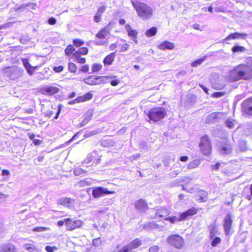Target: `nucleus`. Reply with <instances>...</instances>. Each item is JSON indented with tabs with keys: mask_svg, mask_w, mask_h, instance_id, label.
Listing matches in <instances>:
<instances>
[{
	"mask_svg": "<svg viewBox=\"0 0 252 252\" xmlns=\"http://www.w3.org/2000/svg\"><path fill=\"white\" fill-rule=\"evenodd\" d=\"M110 78L108 76H91L88 78L84 79V82L86 84L89 85H96L100 84L102 83H107L109 81Z\"/></svg>",
	"mask_w": 252,
	"mask_h": 252,
	"instance_id": "obj_6",
	"label": "nucleus"
},
{
	"mask_svg": "<svg viewBox=\"0 0 252 252\" xmlns=\"http://www.w3.org/2000/svg\"><path fill=\"white\" fill-rule=\"evenodd\" d=\"M225 124L228 128L232 129L236 125L237 123L233 119L229 118L225 121Z\"/></svg>",
	"mask_w": 252,
	"mask_h": 252,
	"instance_id": "obj_26",
	"label": "nucleus"
},
{
	"mask_svg": "<svg viewBox=\"0 0 252 252\" xmlns=\"http://www.w3.org/2000/svg\"><path fill=\"white\" fill-rule=\"evenodd\" d=\"M119 80L115 79L111 81V84L113 86H116L119 84Z\"/></svg>",
	"mask_w": 252,
	"mask_h": 252,
	"instance_id": "obj_63",
	"label": "nucleus"
},
{
	"mask_svg": "<svg viewBox=\"0 0 252 252\" xmlns=\"http://www.w3.org/2000/svg\"><path fill=\"white\" fill-rule=\"evenodd\" d=\"M159 250V247L158 246H154L149 248V252H158Z\"/></svg>",
	"mask_w": 252,
	"mask_h": 252,
	"instance_id": "obj_55",
	"label": "nucleus"
},
{
	"mask_svg": "<svg viewBox=\"0 0 252 252\" xmlns=\"http://www.w3.org/2000/svg\"><path fill=\"white\" fill-rule=\"evenodd\" d=\"M88 49L86 47H82L79 49L78 51L75 52L74 53H78V55H86L88 54Z\"/></svg>",
	"mask_w": 252,
	"mask_h": 252,
	"instance_id": "obj_40",
	"label": "nucleus"
},
{
	"mask_svg": "<svg viewBox=\"0 0 252 252\" xmlns=\"http://www.w3.org/2000/svg\"><path fill=\"white\" fill-rule=\"evenodd\" d=\"M167 242L170 245L177 249H181L184 243L183 238L177 234L169 236L167 238Z\"/></svg>",
	"mask_w": 252,
	"mask_h": 252,
	"instance_id": "obj_7",
	"label": "nucleus"
},
{
	"mask_svg": "<svg viewBox=\"0 0 252 252\" xmlns=\"http://www.w3.org/2000/svg\"><path fill=\"white\" fill-rule=\"evenodd\" d=\"M63 66H55L54 67V70L56 71V72H60L62 71L63 70Z\"/></svg>",
	"mask_w": 252,
	"mask_h": 252,
	"instance_id": "obj_58",
	"label": "nucleus"
},
{
	"mask_svg": "<svg viewBox=\"0 0 252 252\" xmlns=\"http://www.w3.org/2000/svg\"><path fill=\"white\" fill-rule=\"evenodd\" d=\"M75 48H74L73 46L70 45H68L67 48L65 50V53L66 55L70 57L73 51H74Z\"/></svg>",
	"mask_w": 252,
	"mask_h": 252,
	"instance_id": "obj_35",
	"label": "nucleus"
},
{
	"mask_svg": "<svg viewBox=\"0 0 252 252\" xmlns=\"http://www.w3.org/2000/svg\"><path fill=\"white\" fill-rule=\"evenodd\" d=\"M231 80L235 81L240 79L248 80L252 77V69L246 64H241L230 72Z\"/></svg>",
	"mask_w": 252,
	"mask_h": 252,
	"instance_id": "obj_1",
	"label": "nucleus"
},
{
	"mask_svg": "<svg viewBox=\"0 0 252 252\" xmlns=\"http://www.w3.org/2000/svg\"><path fill=\"white\" fill-rule=\"evenodd\" d=\"M221 165V163L220 162H217L215 163L214 165H212L211 166V169L212 170H218L219 169V168Z\"/></svg>",
	"mask_w": 252,
	"mask_h": 252,
	"instance_id": "obj_51",
	"label": "nucleus"
},
{
	"mask_svg": "<svg viewBox=\"0 0 252 252\" xmlns=\"http://www.w3.org/2000/svg\"><path fill=\"white\" fill-rule=\"evenodd\" d=\"M129 45L127 43H125V44H123L121 46L120 52H125V51H127L128 50V49L129 48Z\"/></svg>",
	"mask_w": 252,
	"mask_h": 252,
	"instance_id": "obj_52",
	"label": "nucleus"
},
{
	"mask_svg": "<svg viewBox=\"0 0 252 252\" xmlns=\"http://www.w3.org/2000/svg\"><path fill=\"white\" fill-rule=\"evenodd\" d=\"M106 7L105 6H100L97 10V12L102 15L103 12L105 11Z\"/></svg>",
	"mask_w": 252,
	"mask_h": 252,
	"instance_id": "obj_57",
	"label": "nucleus"
},
{
	"mask_svg": "<svg viewBox=\"0 0 252 252\" xmlns=\"http://www.w3.org/2000/svg\"><path fill=\"white\" fill-rule=\"evenodd\" d=\"M165 220H168L173 223H175L178 221L182 220L181 219V217L180 215H179V217L173 216V217H169L166 218L165 219Z\"/></svg>",
	"mask_w": 252,
	"mask_h": 252,
	"instance_id": "obj_31",
	"label": "nucleus"
},
{
	"mask_svg": "<svg viewBox=\"0 0 252 252\" xmlns=\"http://www.w3.org/2000/svg\"><path fill=\"white\" fill-rule=\"evenodd\" d=\"M30 5L29 4L24 3L20 5L17 8H15V11L17 13H20L23 11H24L27 7Z\"/></svg>",
	"mask_w": 252,
	"mask_h": 252,
	"instance_id": "obj_32",
	"label": "nucleus"
},
{
	"mask_svg": "<svg viewBox=\"0 0 252 252\" xmlns=\"http://www.w3.org/2000/svg\"><path fill=\"white\" fill-rule=\"evenodd\" d=\"M197 212V210L194 208H192L190 209H189L187 211L183 213L182 214L180 215L181 217V219L183 220H185L189 217L193 216L196 214Z\"/></svg>",
	"mask_w": 252,
	"mask_h": 252,
	"instance_id": "obj_21",
	"label": "nucleus"
},
{
	"mask_svg": "<svg viewBox=\"0 0 252 252\" xmlns=\"http://www.w3.org/2000/svg\"><path fill=\"white\" fill-rule=\"evenodd\" d=\"M47 229V228L45 227H36L33 228V231L35 232H42L45 231Z\"/></svg>",
	"mask_w": 252,
	"mask_h": 252,
	"instance_id": "obj_53",
	"label": "nucleus"
},
{
	"mask_svg": "<svg viewBox=\"0 0 252 252\" xmlns=\"http://www.w3.org/2000/svg\"><path fill=\"white\" fill-rule=\"evenodd\" d=\"M89 70V66L88 65H85L82 66L81 71L83 72H86Z\"/></svg>",
	"mask_w": 252,
	"mask_h": 252,
	"instance_id": "obj_62",
	"label": "nucleus"
},
{
	"mask_svg": "<svg viewBox=\"0 0 252 252\" xmlns=\"http://www.w3.org/2000/svg\"><path fill=\"white\" fill-rule=\"evenodd\" d=\"M157 32V28L155 27H153L149 29L146 32V35L148 37H151L155 35Z\"/></svg>",
	"mask_w": 252,
	"mask_h": 252,
	"instance_id": "obj_29",
	"label": "nucleus"
},
{
	"mask_svg": "<svg viewBox=\"0 0 252 252\" xmlns=\"http://www.w3.org/2000/svg\"><path fill=\"white\" fill-rule=\"evenodd\" d=\"M45 250L47 252H53L58 250V248L55 246H46L45 247Z\"/></svg>",
	"mask_w": 252,
	"mask_h": 252,
	"instance_id": "obj_42",
	"label": "nucleus"
},
{
	"mask_svg": "<svg viewBox=\"0 0 252 252\" xmlns=\"http://www.w3.org/2000/svg\"><path fill=\"white\" fill-rule=\"evenodd\" d=\"M92 97L93 94L91 93H88L83 96H80L76 98V103H79L86 100H90Z\"/></svg>",
	"mask_w": 252,
	"mask_h": 252,
	"instance_id": "obj_24",
	"label": "nucleus"
},
{
	"mask_svg": "<svg viewBox=\"0 0 252 252\" xmlns=\"http://www.w3.org/2000/svg\"><path fill=\"white\" fill-rule=\"evenodd\" d=\"M243 111L246 114L252 116V97L244 100L241 104Z\"/></svg>",
	"mask_w": 252,
	"mask_h": 252,
	"instance_id": "obj_9",
	"label": "nucleus"
},
{
	"mask_svg": "<svg viewBox=\"0 0 252 252\" xmlns=\"http://www.w3.org/2000/svg\"><path fill=\"white\" fill-rule=\"evenodd\" d=\"M218 233V231L215 226H212L210 230V239H213L214 237H217L216 235Z\"/></svg>",
	"mask_w": 252,
	"mask_h": 252,
	"instance_id": "obj_39",
	"label": "nucleus"
},
{
	"mask_svg": "<svg viewBox=\"0 0 252 252\" xmlns=\"http://www.w3.org/2000/svg\"><path fill=\"white\" fill-rule=\"evenodd\" d=\"M68 69L72 72H75L76 71V65L72 63H68Z\"/></svg>",
	"mask_w": 252,
	"mask_h": 252,
	"instance_id": "obj_44",
	"label": "nucleus"
},
{
	"mask_svg": "<svg viewBox=\"0 0 252 252\" xmlns=\"http://www.w3.org/2000/svg\"><path fill=\"white\" fill-rule=\"evenodd\" d=\"M3 71L11 80H15L21 77L24 73V70L17 66L5 67Z\"/></svg>",
	"mask_w": 252,
	"mask_h": 252,
	"instance_id": "obj_3",
	"label": "nucleus"
},
{
	"mask_svg": "<svg viewBox=\"0 0 252 252\" xmlns=\"http://www.w3.org/2000/svg\"><path fill=\"white\" fill-rule=\"evenodd\" d=\"M170 158H171V157L170 156L166 157H165L164 158L163 161V163H164V165L165 166H169V161L170 159Z\"/></svg>",
	"mask_w": 252,
	"mask_h": 252,
	"instance_id": "obj_56",
	"label": "nucleus"
},
{
	"mask_svg": "<svg viewBox=\"0 0 252 252\" xmlns=\"http://www.w3.org/2000/svg\"><path fill=\"white\" fill-rule=\"evenodd\" d=\"M58 203L65 207H71L73 205L74 199L69 197H62L58 199Z\"/></svg>",
	"mask_w": 252,
	"mask_h": 252,
	"instance_id": "obj_16",
	"label": "nucleus"
},
{
	"mask_svg": "<svg viewBox=\"0 0 252 252\" xmlns=\"http://www.w3.org/2000/svg\"><path fill=\"white\" fill-rule=\"evenodd\" d=\"M101 65L99 64H94L93 66L92 67V71L93 72H96L99 71L101 68Z\"/></svg>",
	"mask_w": 252,
	"mask_h": 252,
	"instance_id": "obj_46",
	"label": "nucleus"
},
{
	"mask_svg": "<svg viewBox=\"0 0 252 252\" xmlns=\"http://www.w3.org/2000/svg\"><path fill=\"white\" fill-rule=\"evenodd\" d=\"M220 112H214L209 115L206 120V123H215L219 121L221 116Z\"/></svg>",
	"mask_w": 252,
	"mask_h": 252,
	"instance_id": "obj_13",
	"label": "nucleus"
},
{
	"mask_svg": "<svg viewBox=\"0 0 252 252\" xmlns=\"http://www.w3.org/2000/svg\"><path fill=\"white\" fill-rule=\"evenodd\" d=\"M83 223V221L80 220H73L70 218L65 219V224L67 226V229L68 230H72L76 228L79 227Z\"/></svg>",
	"mask_w": 252,
	"mask_h": 252,
	"instance_id": "obj_8",
	"label": "nucleus"
},
{
	"mask_svg": "<svg viewBox=\"0 0 252 252\" xmlns=\"http://www.w3.org/2000/svg\"><path fill=\"white\" fill-rule=\"evenodd\" d=\"M248 34L244 33H239L237 32L230 34L224 39V40H228L230 39H245L247 37Z\"/></svg>",
	"mask_w": 252,
	"mask_h": 252,
	"instance_id": "obj_17",
	"label": "nucleus"
},
{
	"mask_svg": "<svg viewBox=\"0 0 252 252\" xmlns=\"http://www.w3.org/2000/svg\"><path fill=\"white\" fill-rule=\"evenodd\" d=\"M32 142L35 145H38L41 144L42 141L39 139H34Z\"/></svg>",
	"mask_w": 252,
	"mask_h": 252,
	"instance_id": "obj_64",
	"label": "nucleus"
},
{
	"mask_svg": "<svg viewBox=\"0 0 252 252\" xmlns=\"http://www.w3.org/2000/svg\"><path fill=\"white\" fill-rule=\"evenodd\" d=\"M91 120V116H88L84 118V119L82 121L81 125V126H84L86 124H87L90 120Z\"/></svg>",
	"mask_w": 252,
	"mask_h": 252,
	"instance_id": "obj_50",
	"label": "nucleus"
},
{
	"mask_svg": "<svg viewBox=\"0 0 252 252\" xmlns=\"http://www.w3.org/2000/svg\"><path fill=\"white\" fill-rule=\"evenodd\" d=\"M174 47V45L173 43L168 41H164L158 46V48L162 50H164L165 49L171 50L173 49Z\"/></svg>",
	"mask_w": 252,
	"mask_h": 252,
	"instance_id": "obj_22",
	"label": "nucleus"
},
{
	"mask_svg": "<svg viewBox=\"0 0 252 252\" xmlns=\"http://www.w3.org/2000/svg\"><path fill=\"white\" fill-rule=\"evenodd\" d=\"M73 43L76 47H79L84 44V41L79 39H75L73 40Z\"/></svg>",
	"mask_w": 252,
	"mask_h": 252,
	"instance_id": "obj_43",
	"label": "nucleus"
},
{
	"mask_svg": "<svg viewBox=\"0 0 252 252\" xmlns=\"http://www.w3.org/2000/svg\"><path fill=\"white\" fill-rule=\"evenodd\" d=\"M224 94V93L222 92H215L213 93V96L215 97L219 98L222 96Z\"/></svg>",
	"mask_w": 252,
	"mask_h": 252,
	"instance_id": "obj_59",
	"label": "nucleus"
},
{
	"mask_svg": "<svg viewBox=\"0 0 252 252\" xmlns=\"http://www.w3.org/2000/svg\"><path fill=\"white\" fill-rule=\"evenodd\" d=\"M168 214V211L166 208H161L158 209L156 212V215L159 217H163Z\"/></svg>",
	"mask_w": 252,
	"mask_h": 252,
	"instance_id": "obj_27",
	"label": "nucleus"
},
{
	"mask_svg": "<svg viewBox=\"0 0 252 252\" xmlns=\"http://www.w3.org/2000/svg\"><path fill=\"white\" fill-rule=\"evenodd\" d=\"M74 57L76 61L80 63H84L86 62V59L84 58H81L78 53H74Z\"/></svg>",
	"mask_w": 252,
	"mask_h": 252,
	"instance_id": "obj_36",
	"label": "nucleus"
},
{
	"mask_svg": "<svg viewBox=\"0 0 252 252\" xmlns=\"http://www.w3.org/2000/svg\"><path fill=\"white\" fill-rule=\"evenodd\" d=\"M15 246L10 243L0 245V252H15Z\"/></svg>",
	"mask_w": 252,
	"mask_h": 252,
	"instance_id": "obj_18",
	"label": "nucleus"
},
{
	"mask_svg": "<svg viewBox=\"0 0 252 252\" xmlns=\"http://www.w3.org/2000/svg\"><path fill=\"white\" fill-rule=\"evenodd\" d=\"M166 114L165 109L163 107L151 109L148 113V117L152 121L158 122L164 118Z\"/></svg>",
	"mask_w": 252,
	"mask_h": 252,
	"instance_id": "obj_4",
	"label": "nucleus"
},
{
	"mask_svg": "<svg viewBox=\"0 0 252 252\" xmlns=\"http://www.w3.org/2000/svg\"><path fill=\"white\" fill-rule=\"evenodd\" d=\"M200 164V161L197 159L190 162L188 165V169H193L197 167Z\"/></svg>",
	"mask_w": 252,
	"mask_h": 252,
	"instance_id": "obj_30",
	"label": "nucleus"
},
{
	"mask_svg": "<svg viewBox=\"0 0 252 252\" xmlns=\"http://www.w3.org/2000/svg\"><path fill=\"white\" fill-rule=\"evenodd\" d=\"M232 146L229 143H225L220 145L219 147V151L220 154L225 155L229 154L232 151Z\"/></svg>",
	"mask_w": 252,
	"mask_h": 252,
	"instance_id": "obj_14",
	"label": "nucleus"
},
{
	"mask_svg": "<svg viewBox=\"0 0 252 252\" xmlns=\"http://www.w3.org/2000/svg\"><path fill=\"white\" fill-rule=\"evenodd\" d=\"M101 244V240L100 238H97L93 241V244L94 246L98 247Z\"/></svg>",
	"mask_w": 252,
	"mask_h": 252,
	"instance_id": "obj_54",
	"label": "nucleus"
},
{
	"mask_svg": "<svg viewBox=\"0 0 252 252\" xmlns=\"http://www.w3.org/2000/svg\"><path fill=\"white\" fill-rule=\"evenodd\" d=\"M74 174L75 176H79L82 174L85 173L86 171L79 168H76L73 171Z\"/></svg>",
	"mask_w": 252,
	"mask_h": 252,
	"instance_id": "obj_41",
	"label": "nucleus"
},
{
	"mask_svg": "<svg viewBox=\"0 0 252 252\" xmlns=\"http://www.w3.org/2000/svg\"><path fill=\"white\" fill-rule=\"evenodd\" d=\"M24 249L27 250L29 252H37V249L35 247V246L31 244H25L23 246Z\"/></svg>",
	"mask_w": 252,
	"mask_h": 252,
	"instance_id": "obj_28",
	"label": "nucleus"
},
{
	"mask_svg": "<svg viewBox=\"0 0 252 252\" xmlns=\"http://www.w3.org/2000/svg\"><path fill=\"white\" fill-rule=\"evenodd\" d=\"M114 191H109L107 189L102 187H98L93 189L92 194L94 197L97 198L103 196L104 194H111Z\"/></svg>",
	"mask_w": 252,
	"mask_h": 252,
	"instance_id": "obj_10",
	"label": "nucleus"
},
{
	"mask_svg": "<svg viewBox=\"0 0 252 252\" xmlns=\"http://www.w3.org/2000/svg\"><path fill=\"white\" fill-rule=\"evenodd\" d=\"M114 142L112 139H107L101 142V145L105 147H109L114 145Z\"/></svg>",
	"mask_w": 252,
	"mask_h": 252,
	"instance_id": "obj_34",
	"label": "nucleus"
},
{
	"mask_svg": "<svg viewBox=\"0 0 252 252\" xmlns=\"http://www.w3.org/2000/svg\"><path fill=\"white\" fill-rule=\"evenodd\" d=\"M60 91V89L53 86H45L43 87L41 91L42 93L45 95H53L54 94H57Z\"/></svg>",
	"mask_w": 252,
	"mask_h": 252,
	"instance_id": "obj_12",
	"label": "nucleus"
},
{
	"mask_svg": "<svg viewBox=\"0 0 252 252\" xmlns=\"http://www.w3.org/2000/svg\"><path fill=\"white\" fill-rule=\"evenodd\" d=\"M205 60L204 57L197 60L191 63V66L193 67H197L200 65Z\"/></svg>",
	"mask_w": 252,
	"mask_h": 252,
	"instance_id": "obj_37",
	"label": "nucleus"
},
{
	"mask_svg": "<svg viewBox=\"0 0 252 252\" xmlns=\"http://www.w3.org/2000/svg\"><path fill=\"white\" fill-rule=\"evenodd\" d=\"M212 241L211 242V246L213 247H216L218 244L221 242V239L219 237H215L213 239H211Z\"/></svg>",
	"mask_w": 252,
	"mask_h": 252,
	"instance_id": "obj_33",
	"label": "nucleus"
},
{
	"mask_svg": "<svg viewBox=\"0 0 252 252\" xmlns=\"http://www.w3.org/2000/svg\"><path fill=\"white\" fill-rule=\"evenodd\" d=\"M115 57L114 53H112L107 56L103 60V63L105 65H111L113 62Z\"/></svg>",
	"mask_w": 252,
	"mask_h": 252,
	"instance_id": "obj_25",
	"label": "nucleus"
},
{
	"mask_svg": "<svg viewBox=\"0 0 252 252\" xmlns=\"http://www.w3.org/2000/svg\"><path fill=\"white\" fill-rule=\"evenodd\" d=\"M23 63L24 64V66L27 69L28 68H29L30 67H31L32 66L30 64L28 60L27 59H23L22 60Z\"/></svg>",
	"mask_w": 252,
	"mask_h": 252,
	"instance_id": "obj_49",
	"label": "nucleus"
},
{
	"mask_svg": "<svg viewBox=\"0 0 252 252\" xmlns=\"http://www.w3.org/2000/svg\"><path fill=\"white\" fill-rule=\"evenodd\" d=\"M110 23H109L104 28L100 30V31L96 34V36L99 39H104L109 33L111 30L110 27Z\"/></svg>",
	"mask_w": 252,
	"mask_h": 252,
	"instance_id": "obj_15",
	"label": "nucleus"
},
{
	"mask_svg": "<svg viewBox=\"0 0 252 252\" xmlns=\"http://www.w3.org/2000/svg\"><path fill=\"white\" fill-rule=\"evenodd\" d=\"M97 133H98V131L97 130H93V131L87 132L86 133H85L84 134V136L86 138H87V137H89L92 135H95Z\"/></svg>",
	"mask_w": 252,
	"mask_h": 252,
	"instance_id": "obj_45",
	"label": "nucleus"
},
{
	"mask_svg": "<svg viewBox=\"0 0 252 252\" xmlns=\"http://www.w3.org/2000/svg\"><path fill=\"white\" fill-rule=\"evenodd\" d=\"M102 15L96 12L95 16H94V20L96 23H98L100 21Z\"/></svg>",
	"mask_w": 252,
	"mask_h": 252,
	"instance_id": "obj_48",
	"label": "nucleus"
},
{
	"mask_svg": "<svg viewBox=\"0 0 252 252\" xmlns=\"http://www.w3.org/2000/svg\"><path fill=\"white\" fill-rule=\"evenodd\" d=\"M131 3L141 19L147 20L153 16V9L151 6L137 0H131Z\"/></svg>",
	"mask_w": 252,
	"mask_h": 252,
	"instance_id": "obj_2",
	"label": "nucleus"
},
{
	"mask_svg": "<svg viewBox=\"0 0 252 252\" xmlns=\"http://www.w3.org/2000/svg\"><path fill=\"white\" fill-rule=\"evenodd\" d=\"M199 146L204 155L208 156L211 153L212 148L208 136L206 135L202 137Z\"/></svg>",
	"mask_w": 252,
	"mask_h": 252,
	"instance_id": "obj_5",
	"label": "nucleus"
},
{
	"mask_svg": "<svg viewBox=\"0 0 252 252\" xmlns=\"http://www.w3.org/2000/svg\"><path fill=\"white\" fill-rule=\"evenodd\" d=\"M136 209L141 211H145L148 209V206L145 201L142 199L138 200L135 204Z\"/></svg>",
	"mask_w": 252,
	"mask_h": 252,
	"instance_id": "obj_20",
	"label": "nucleus"
},
{
	"mask_svg": "<svg viewBox=\"0 0 252 252\" xmlns=\"http://www.w3.org/2000/svg\"><path fill=\"white\" fill-rule=\"evenodd\" d=\"M232 221L231 215L227 214L224 219L223 224L224 229L226 235H228L230 234Z\"/></svg>",
	"mask_w": 252,
	"mask_h": 252,
	"instance_id": "obj_11",
	"label": "nucleus"
},
{
	"mask_svg": "<svg viewBox=\"0 0 252 252\" xmlns=\"http://www.w3.org/2000/svg\"><path fill=\"white\" fill-rule=\"evenodd\" d=\"M48 22L50 25H54L56 23V19L55 18L51 17L48 19Z\"/></svg>",
	"mask_w": 252,
	"mask_h": 252,
	"instance_id": "obj_60",
	"label": "nucleus"
},
{
	"mask_svg": "<svg viewBox=\"0 0 252 252\" xmlns=\"http://www.w3.org/2000/svg\"><path fill=\"white\" fill-rule=\"evenodd\" d=\"M125 29L127 32L128 35L130 37L136 38L138 34L137 32L131 28L129 24H126L125 26Z\"/></svg>",
	"mask_w": 252,
	"mask_h": 252,
	"instance_id": "obj_23",
	"label": "nucleus"
},
{
	"mask_svg": "<svg viewBox=\"0 0 252 252\" xmlns=\"http://www.w3.org/2000/svg\"><path fill=\"white\" fill-rule=\"evenodd\" d=\"M211 82H212L213 87L217 90L221 89L224 87V85L223 84H218L217 83L213 82L212 81H211Z\"/></svg>",
	"mask_w": 252,
	"mask_h": 252,
	"instance_id": "obj_47",
	"label": "nucleus"
},
{
	"mask_svg": "<svg viewBox=\"0 0 252 252\" xmlns=\"http://www.w3.org/2000/svg\"><path fill=\"white\" fill-rule=\"evenodd\" d=\"M141 245V241L139 239L137 238L132 241L129 244L125 247H127V251L128 252H131L132 249L139 247Z\"/></svg>",
	"mask_w": 252,
	"mask_h": 252,
	"instance_id": "obj_19",
	"label": "nucleus"
},
{
	"mask_svg": "<svg viewBox=\"0 0 252 252\" xmlns=\"http://www.w3.org/2000/svg\"><path fill=\"white\" fill-rule=\"evenodd\" d=\"M2 176H9L10 175V172L9 170L6 169H3L2 171Z\"/></svg>",
	"mask_w": 252,
	"mask_h": 252,
	"instance_id": "obj_61",
	"label": "nucleus"
},
{
	"mask_svg": "<svg viewBox=\"0 0 252 252\" xmlns=\"http://www.w3.org/2000/svg\"><path fill=\"white\" fill-rule=\"evenodd\" d=\"M245 48L239 45H235L232 49L233 52H243L245 50Z\"/></svg>",
	"mask_w": 252,
	"mask_h": 252,
	"instance_id": "obj_38",
	"label": "nucleus"
}]
</instances>
